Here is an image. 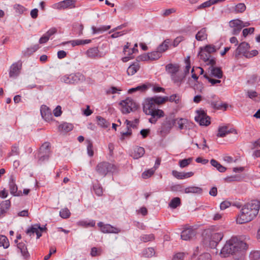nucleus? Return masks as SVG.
I'll return each instance as SVG.
<instances>
[{
	"mask_svg": "<svg viewBox=\"0 0 260 260\" xmlns=\"http://www.w3.org/2000/svg\"><path fill=\"white\" fill-rule=\"evenodd\" d=\"M247 248L248 245L245 242L233 237L226 242L220 254L223 257H226L229 254L234 255L236 258L239 259L244 255Z\"/></svg>",
	"mask_w": 260,
	"mask_h": 260,
	"instance_id": "1",
	"label": "nucleus"
},
{
	"mask_svg": "<svg viewBox=\"0 0 260 260\" xmlns=\"http://www.w3.org/2000/svg\"><path fill=\"white\" fill-rule=\"evenodd\" d=\"M259 209L260 201L258 200H253L245 204L237 216L236 223L242 224L252 221L257 215Z\"/></svg>",
	"mask_w": 260,
	"mask_h": 260,
	"instance_id": "2",
	"label": "nucleus"
},
{
	"mask_svg": "<svg viewBox=\"0 0 260 260\" xmlns=\"http://www.w3.org/2000/svg\"><path fill=\"white\" fill-rule=\"evenodd\" d=\"M203 236V242L204 244L211 248H214L221 240L223 235L221 232H212L210 230H206L205 231Z\"/></svg>",
	"mask_w": 260,
	"mask_h": 260,
	"instance_id": "3",
	"label": "nucleus"
},
{
	"mask_svg": "<svg viewBox=\"0 0 260 260\" xmlns=\"http://www.w3.org/2000/svg\"><path fill=\"white\" fill-rule=\"evenodd\" d=\"M168 99H147L143 104V111L146 114L157 111L156 105L162 104L167 101Z\"/></svg>",
	"mask_w": 260,
	"mask_h": 260,
	"instance_id": "4",
	"label": "nucleus"
},
{
	"mask_svg": "<svg viewBox=\"0 0 260 260\" xmlns=\"http://www.w3.org/2000/svg\"><path fill=\"white\" fill-rule=\"evenodd\" d=\"M114 169V165L107 161H102L98 164L95 170L99 176L104 177Z\"/></svg>",
	"mask_w": 260,
	"mask_h": 260,
	"instance_id": "5",
	"label": "nucleus"
},
{
	"mask_svg": "<svg viewBox=\"0 0 260 260\" xmlns=\"http://www.w3.org/2000/svg\"><path fill=\"white\" fill-rule=\"evenodd\" d=\"M175 124V119L173 116L166 117L159 128L160 135L165 137L169 134Z\"/></svg>",
	"mask_w": 260,
	"mask_h": 260,
	"instance_id": "6",
	"label": "nucleus"
},
{
	"mask_svg": "<svg viewBox=\"0 0 260 260\" xmlns=\"http://www.w3.org/2000/svg\"><path fill=\"white\" fill-rule=\"evenodd\" d=\"M107 51H101L98 47H90L88 49L85 54L86 57L91 59H99L104 58Z\"/></svg>",
	"mask_w": 260,
	"mask_h": 260,
	"instance_id": "7",
	"label": "nucleus"
},
{
	"mask_svg": "<svg viewBox=\"0 0 260 260\" xmlns=\"http://www.w3.org/2000/svg\"><path fill=\"white\" fill-rule=\"evenodd\" d=\"M121 111L124 114L130 113L136 110L138 105L132 99H125L120 103Z\"/></svg>",
	"mask_w": 260,
	"mask_h": 260,
	"instance_id": "8",
	"label": "nucleus"
},
{
	"mask_svg": "<svg viewBox=\"0 0 260 260\" xmlns=\"http://www.w3.org/2000/svg\"><path fill=\"white\" fill-rule=\"evenodd\" d=\"M84 76L80 73L66 75L61 78V81L67 84H77L83 80Z\"/></svg>",
	"mask_w": 260,
	"mask_h": 260,
	"instance_id": "9",
	"label": "nucleus"
},
{
	"mask_svg": "<svg viewBox=\"0 0 260 260\" xmlns=\"http://www.w3.org/2000/svg\"><path fill=\"white\" fill-rule=\"evenodd\" d=\"M197 115L195 116L194 119L200 125L203 126L209 125L210 122V117L208 116L203 110H199L196 111Z\"/></svg>",
	"mask_w": 260,
	"mask_h": 260,
	"instance_id": "10",
	"label": "nucleus"
},
{
	"mask_svg": "<svg viewBox=\"0 0 260 260\" xmlns=\"http://www.w3.org/2000/svg\"><path fill=\"white\" fill-rule=\"evenodd\" d=\"M200 49V51L198 53L200 59L205 62L208 66H215L216 63V58L204 50L202 47Z\"/></svg>",
	"mask_w": 260,
	"mask_h": 260,
	"instance_id": "11",
	"label": "nucleus"
},
{
	"mask_svg": "<svg viewBox=\"0 0 260 260\" xmlns=\"http://www.w3.org/2000/svg\"><path fill=\"white\" fill-rule=\"evenodd\" d=\"M50 154V144L45 142L40 148L38 153L39 160L42 162L49 158Z\"/></svg>",
	"mask_w": 260,
	"mask_h": 260,
	"instance_id": "12",
	"label": "nucleus"
},
{
	"mask_svg": "<svg viewBox=\"0 0 260 260\" xmlns=\"http://www.w3.org/2000/svg\"><path fill=\"white\" fill-rule=\"evenodd\" d=\"M242 21L239 19L232 20L230 21L229 25L232 28V35H238L240 32L243 28V25H242Z\"/></svg>",
	"mask_w": 260,
	"mask_h": 260,
	"instance_id": "13",
	"label": "nucleus"
},
{
	"mask_svg": "<svg viewBox=\"0 0 260 260\" xmlns=\"http://www.w3.org/2000/svg\"><path fill=\"white\" fill-rule=\"evenodd\" d=\"M76 0H64L55 4L58 10L74 8L76 7Z\"/></svg>",
	"mask_w": 260,
	"mask_h": 260,
	"instance_id": "14",
	"label": "nucleus"
},
{
	"mask_svg": "<svg viewBox=\"0 0 260 260\" xmlns=\"http://www.w3.org/2000/svg\"><path fill=\"white\" fill-rule=\"evenodd\" d=\"M98 226L100 228V230L104 233H118L120 230L115 228L109 224H104L102 222L98 223Z\"/></svg>",
	"mask_w": 260,
	"mask_h": 260,
	"instance_id": "15",
	"label": "nucleus"
},
{
	"mask_svg": "<svg viewBox=\"0 0 260 260\" xmlns=\"http://www.w3.org/2000/svg\"><path fill=\"white\" fill-rule=\"evenodd\" d=\"M46 229L45 227H41L40 224H36L32 225L31 228L28 229L26 231V233L29 234L30 236L31 234L35 233L37 235V238L39 239L42 236V233L46 230Z\"/></svg>",
	"mask_w": 260,
	"mask_h": 260,
	"instance_id": "16",
	"label": "nucleus"
},
{
	"mask_svg": "<svg viewBox=\"0 0 260 260\" xmlns=\"http://www.w3.org/2000/svg\"><path fill=\"white\" fill-rule=\"evenodd\" d=\"M249 48V44L246 42H243L238 46L236 50L235 55L238 56L241 54H243V56H245V55L247 54Z\"/></svg>",
	"mask_w": 260,
	"mask_h": 260,
	"instance_id": "17",
	"label": "nucleus"
},
{
	"mask_svg": "<svg viewBox=\"0 0 260 260\" xmlns=\"http://www.w3.org/2000/svg\"><path fill=\"white\" fill-rule=\"evenodd\" d=\"M196 235V231L191 227L185 228L182 232L181 238L183 240H190Z\"/></svg>",
	"mask_w": 260,
	"mask_h": 260,
	"instance_id": "18",
	"label": "nucleus"
},
{
	"mask_svg": "<svg viewBox=\"0 0 260 260\" xmlns=\"http://www.w3.org/2000/svg\"><path fill=\"white\" fill-rule=\"evenodd\" d=\"M21 64H19L17 62H15L13 63L10 68L9 70V76L11 78H16L17 77L20 73V70L21 69Z\"/></svg>",
	"mask_w": 260,
	"mask_h": 260,
	"instance_id": "19",
	"label": "nucleus"
},
{
	"mask_svg": "<svg viewBox=\"0 0 260 260\" xmlns=\"http://www.w3.org/2000/svg\"><path fill=\"white\" fill-rule=\"evenodd\" d=\"M40 112L42 118L46 121H49L52 119L53 116L51 110L46 106H42Z\"/></svg>",
	"mask_w": 260,
	"mask_h": 260,
	"instance_id": "20",
	"label": "nucleus"
},
{
	"mask_svg": "<svg viewBox=\"0 0 260 260\" xmlns=\"http://www.w3.org/2000/svg\"><path fill=\"white\" fill-rule=\"evenodd\" d=\"M233 133H236V131L234 128H229L228 125L222 126L219 127L217 136L218 137H223L226 135Z\"/></svg>",
	"mask_w": 260,
	"mask_h": 260,
	"instance_id": "21",
	"label": "nucleus"
},
{
	"mask_svg": "<svg viewBox=\"0 0 260 260\" xmlns=\"http://www.w3.org/2000/svg\"><path fill=\"white\" fill-rule=\"evenodd\" d=\"M83 29L84 26L82 23L76 22L72 24V32L74 35L80 36L83 35Z\"/></svg>",
	"mask_w": 260,
	"mask_h": 260,
	"instance_id": "22",
	"label": "nucleus"
},
{
	"mask_svg": "<svg viewBox=\"0 0 260 260\" xmlns=\"http://www.w3.org/2000/svg\"><path fill=\"white\" fill-rule=\"evenodd\" d=\"M215 66H210L209 70L210 71L211 75L218 79L222 78L223 76V72L220 67H216Z\"/></svg>",
	"mask_w": 260,
	"mask_h": 260,
	"instance_id": "23",
	"label": "nucleus"
},
{
	"mask_svg": "<svg viewBox=\"0 0 260 260\" xmlns=\"http://www.w3.org/2000/svg\"><path fill=\"white\" fill-rule=\"evenodd\" d=\"M248 85L256 87L260 85V77L256 74L251 75L247 80Z\"/></svg>",
	"mask_w": 260,
	"mask_h": 260,
	"instance_id": "24",
	"label": "nucleus"
},
{
	"mask_svg": "<svg viewBox=\"0 0 260 260\" xmlns=\"http://www.w3.org/2000/svg\"><path fill=\"white\" fill-rule=\"evenodd\" d=\"M11 202L10 200H5L0 204V217H3L10 208Z\"/></svg>",
	"mask_w": 260,
	"mask_h": 260,
	"instance_id": "25",
	"label": "nucleus"
},
{
	"mask_svg": "<svg viewBox=\"0 0 260 260\" xmlns=\"http://www.w3.org/2000/svg\"><path fill=\"white\" fill-rule=\"evenodd\" d=\"M149 115H151V117L149 121L151 123H155L158 118H160L164 116V112L161 110H157V111L151 113Z\"/></svg>",
	"mask_w": 260,
	"mask_h": 260,
	"instance_id": "26",
	"label": "nucleus"
},
{
	"mask_svg": "<svg viewBox=\"0 0 260 260\" xmlns=\"http://www.w3.org/2000/svg\"><path fill=\"white\" fill-rule=\"evenodd\" d=\"M179 66L176 64L170 63L166 66V71L168 73L170 74L171 76L176 74L179 71Z\"/></svg>",
	"mask_w": 260,
	"mask_h": 260,
	"instance_id": "27",
	"label": "nucleus"
},
{
	"mask_svg": "<svg viewBox=\"0 0 260 260\" xmlns=\"http://www.w3.org/2000/svg\"><path fill=\"white\" fill-rule=\"evenodd\" d=\"M17 248L19 250L24 258L26 259L29 256L26 246L24 243L20 242L18 243Z\"/></svg>",
	"mask_w": 260,
	"mask_h": 260,
	"instance_id": "28",
	"label": "nucleus"
},
{
	"mask_svg": "<svg viewBox=\"0 0 260 260\" xmlns=\"http://www.w3.org/2000/svg\"><path fill=\"white\" fill-rule=\"evenodd\" d=\"M184 192L185 193H198L200 194L202 192V189L197 186H188L184 189Z\"/></svg>",
	"mask_w": 260,
	"mask_h": 260,
	"instance_id": "29",
	"label": "nucleus"
},
{
	"mask_svg": "<svg viewBox=\"0 0 260 260\" xmlns=\"http://www.w3.org/2000/svg\"><path fill=\"white\" fill-rule=\"evenodd\" d=\"M207 38L206 28H202L196 35V39L199 41H202Z\"/></svg>",
	"mask_w": 260,
	"mask_h": 260,
	"instance_id": "30",
	"label": "nucleus"
},
{
	"mask_svg": "<svg viewBox=\"0 0 260 260\" xmlns=\"http://www.w3.org/2000/svg\"><path fill=\"white\" fill-rule=\"evenodd\" d=\"M170 43V40L169 39H166L157 47L156 50L161 54L162 53L168 49Z\"/></svg>",
	"mask_w": 260,
	"mask_h": 260,
	"instance_id": "31",
	"label": "nucleus"
},
{
	"mask_svg": "<svg viewBox=\"0 0 260 260\" xmlns=\"http://www.w3.org/2000/svg\"><path fill=\"white\" fill-rule=\"evenodd\" d=\"M39 48V45L35 44L32 46L27 48L25 51H24L23 54L25 56H29L37 51Z\"/></svg>",
	"mask_w": 260,
	"mask_h": 260,
	"instance_id": "32",
	"label": "nucleus"
},
{
	"mask_svg": "<svg viewBox=\"0 0 260 260\" xmlns=\"http://www.w3.org/2000/svg\"><path fill=\"white\" fill-rule=\"evenodd\" d=\"M91 40L89 39L86 40H74L69 41V43H70L73 47H75L76 46L82 45L87 44H89L91 43Z\"/></svg>",
	"mask_w": 260,
	"mask_h": 260,
	"instance_id": "33",
	"label": "nucleus"
},
{
	"mask_svg": "<svg viewBox=\"0 0 260 260\" xmlns=\"http://www.w3.org/2000/svg\"><path fill=\"white\" fill-rule=\"evenodd\" d=\"M140 69V66L138 63H133L129 66L127 70L128 75H134Z\"/></svg>",
	"mask_w": 260,
	"mask_h": 260,
	"instance_id": "34",
	"label": "nucleus"
},
{
	"mask_svg": "<svg viewBox=\"0 0 260 260\" xmlns=\"http://www.w3.org/2000/svg\"><path fill=\"white\" fill-rule=\"evenodd\" d=\"M212 107L216 110H226L228 107V104L226 103H222L221 102H211Z\"/></svg>",
	"mask_w": 260,
	"mask_h": 260,
	"instance_id": "35",
	"label": "nucleus"
},
{
	"mask_svg": "<svg viewBox=\"0 0 260 260\" xmlns=\"http://www.w3.org/2000/svg\"><path fill=\"white\" fill-rule=\"evenodd\" d=\"M145 153V149L142 147H137L134 149L133 157L138 159L142 157Z\"/></svg>",
	"mask_w": 260,
	"mask_h": 260,
	"instance_id": "36",
	"label": "nucleus"
},
{
	"mask_svg": "<svg viewBox=\"0 0 260 260\" xmlns=\"http://www.w3.org/2000/svg\"><path fill=\"white\" fill-rule=\"evenodd\" d=\"M111 28L110 25H103L100 27H96L94 26L91 27L92 33L95 34L99 32H103L106 30H109Z\"/></svg>",
	"mask_w": 260,
	"mask_h": 260,
	"instance_id": "37",
	"label": "nucleus"
},
{
	"mask_svg": "<svg viewBox=\"0 0 260 260\" xmlns=\"http://www.w3.org/2000/svg\"><path fill=\"white\" fill-rule=\"evenodd\" d=\"M210 163L212 166L216 168L220 172L223 173L226 171V168L222 166L217 160L214 159L211 160Z\"/></svg>",
	"mask_w": 260,
	"mask_h": 260,
	"instance_id": "38",
	"label": "nucleus"
},
{
	"mask_svg": "<svg viewBox=\"0 0 260 260\" xmlns=\"http://www.w3.org/2000/svg\"><path fill=\"white\" fill-rule=\"evenodd\" d=\"M98 124L103 128H107L110 125V123L107 121L105 118L101 116H98L96 117Z\"/></svg>",
	"mask_w": 260,
	"mask_h": 260,
	"instance_id": "39",
	"label": "nucleus"
},
{
	"mask_svg": "<svg viewBox=\"0 0 260 260\" xmlns=\"http://www.w3.org/2000/svg\"><path fill=\"white\" fill-rule=\"evenodd\" d=\"M73 128V125L69 123L64 122L59 125V129L60 131L65 132H68L72 131Z\"/></svg>",
	"mask_w": 260,
	"mask_h": 260,
	"instance_id": "40",
	"label": "nucleus"
},
{
	"mask_svg": "<svg viewBox=\"0 0 260 260\" xmlns=\"http://www.w3.org/2000/svg\"><path fill=\"white\" fill-rule=\"evenodd\" d=\"M9 188L10 193L14 196H18L17 194V186L14 182L13 178L11 179V181L9 183Z\"/></svg>",
	"mask_w": 260,
	"mask_h": 260,
	"instance_id": "41",
	"label": "nucleus"
},
{
	"mask_svg": "<svg viewBox=\"0 0 260 260\" xmlns=\"http://www.w3.org/2000/svg\"><path fill=\"white\" fill-rule=\"evenodd\" d=\"M175 123L177 122L178 125V128L180 129H183L186 127V124L187 123V120L185 118H176Z\"/></svg>",
	"mask_w": 260,
	"mask_h": 260,
	"instance_id": "42",
	"label": "nucleus"
},
{
	"mask_svg": "<svg viewBox=\"0 0 260 260\" xmlns=\"http://www.w3.org/2000/svg\"><path fill=\"white\" fill-rule=\"evenodd\" d=\"M155 250L152 247H149L143 251V255L145 257H151L155 255Z\"/></svg>",
	"mask_w": 260,
	"mask_h": 260,
	"instance_id": "43",
	"label": "nucleus"
},
{
	"mask_svg": "<svg viewBox=\"0 0 260 260\" xmlns=\"http://www.w3.org/2000/svg\"><path fill=\"white\" fill-rule=\"evenodd\" d=\"M148 56L149 60H155L158 59L161 55L157 50L156 51L148 52Z\"/></svg>",
	"mask_w": 260,
	"mask_h": 260,
	"instance_id": "44",
	"label": "nucleus"
},
{
	"mask_svg": "<svg viewBox=\"0 0 260 260\" xmlns=\"http://www.w3.org/2000/svg\"><path fill=\"white\" fill-rule=\"evenodd\" d=\"M181 204L180 199L178 197L173 198L169 203V206L173 209L177 208Z\"/></svg>",
	"mask_w": 260,
	"mask_h": 260,
	"instance_id": "45",
	"label": "nucleus"
},
{
	"mask_svg": "<svg viewBox=\"0 0 260 260\" xmlns=\"http://www.w3.org/2000/svg\"><path fill=\"white\" fill-rule=\"evenodd\" d=\"M9 245V242L7 237L4 235L0 236V246H3L4 248H7Z\"/></svg>",
	"mask_w": 260,
	"mask_h": 260,
	"instance_id": "46",
	"label": "nucleus"
},
{
	"mask_svg": "<svg viewBox=\"0 0 260 260\" xmlns=\"http://www.w3.org/2000/svg\"><path fill=\"white\" fill-rule=\"evenodd\" d=\"M93 189L95 193L98 196H102L103 193V189L102 186L99 183L93 185Z\"/></svg>",
	"mask_w": 260,
	"mask_h": 260,
	"instance_id": "47",
	"label": "nucleus"
},
{
	"mask_svg": "<svg viewBox=\"0 0 260 260\" xmlns=\"http://www.w3.org/2000/svg\"><path fill=\"white\" fill-rule=\"evenodd\" d=\"M246 8V6L244 3H239L235 6L234 11L237 13H243L245 11Z\"/></svg>",
	"mask_w": 260,
	"mask_h": 260,
	"instance_id": "48",
	"label": "nucleus"
},
{
	"mask_svg": "<svg viewBox=\"0 0 260 260\" xmlns=\"http://www.w3.org/2000/svg\"><path fill=\"white\" fill-rule=\"evenodd\" d=\"M203 77L208 80L209 82H210L212 85H214L221 83L220 80L213 79L208 75L207 73L203 75Z\"/></svg>",
	"mask_w": 260,
	"mask_h": 260,
	"instance_id": "49",
	"label": "nucleus"
},
{
	"mask_svg": "<svg viewBox=\"0 0 260 260\" xmlns=\"http://www.w3.org/2000/svg\"><path fill=\"white\" fill-rule=\"evenodd\" d=\"M140 239L144 242H147L153 240L154 239V236L152 234L148 235H143L141 236Z\"/></svg>",
	"mask_w": 260,
	"mask_h": 260,
	"instance_id": "50",
	"label": "nucleus"
},
{
	"mask_svg": "<svg viewBox=\"0 0 260 260\" xmlns=\"http://www.w3.org/2000/svg\"><path fill=\"white\" fill-rule=\"evenodd\" d=\"M14 9L17 13L19 14H23L24 12L27 11V9L20 4H15L14 5Z\"/></svg>",
	"mask_w": 260,
	"mask_h": 260,
	"instance_id": "51",
	"label": "nucleus"
},
{
	"mask_svg": "<svg viewBox=\"0 0 260 260\" xmlns=\"http://www.w3.org/2000/svg\"><path fill=\"white\" fill-rule=\"evenodd\" d=\"M19 154V146L17 144H14L12 146L11 151L9 153V156L13 155H18Z\"/></svg>",
	"mask_w": 260,
	"mask_h": 260,
	"instance_id": "52",
	"label": "nucleus"
},
{
	"mask_svg": "<svg viewBox=\"0 0 260 260\" xmlns=\"http://www.w3.org/2000/svg\"><path fill=\"white\" fill-rule=\"evenodd\" d=\"M213 5H214L213 1L209 0L208 1H206V2L202 3L200 5H199L197 7V9L201 10V9H203L206 8H209Z\"/></svg>",
	"mask_w": 260,
	"mask_h": 260,
	"instance_id": "53",
	"label": "nucleus"
},
{
	"mask_svg": "<svg viewBox=\"0 0 260 260\" xmlns=\"http://www.w3.org/2000/svg\"><path fill=\"white\" fill-rule=\"evenodd\" d=\"M249 257L250 260H260V250L251 252Z\"/></svg>",
	"mask_w": 260,
	"mask_h": 260,
	"instance_id": "54",
	"label": "nucleus"
},
{
	"mask_svg": "<svg viewBox=\"0 0 260 260\" xmlns=\"http://www.w3.org/2000/svg\"><path fill=\"white\" fill-rule=\"evenodd\" d=\"M202 48L207 52L209 53V54H211L212 53H214L216 51L215 46L213 45H207L204 47H202Z\"/></svg>",
	"mask_w": 260,
	"mask_h": 260,
	"instance_id": "55",
	"label": "nucleus"
},
{
	"mask_svg": "<svg viewBox=\"0 0 260 260\" xmlns=\"http://www.w3.org/2000/svg\"><path fill=\"white\" fill-rule=\"evenodd\" d=\"M192 160V158L184 159L179 161V164L181 168H185L189 165Z\"/></svg>",
	"mask_w": 260,
	"mask_h": 260,
	"instance_id": "56",
	"label": "nucleus"
},
{
	"mask_svg": "<svg viewBox=\"0 0 260 260\" xmlns=\"http://www.w3.org/2000/svg\"><path fill=\"white\" fill-rule=\"evenodd\" d=\"M196 260H211V255L207 252L200 254Z\"/></svg>",
	"mask_w": 260,
	"mask_h": 260,
	"instance_id": "57",
	"label": "nucleus"
},
{
	"mask_svg": "<svg viewBox=\"0 0 260 260\" xmlns=\"http://www.w3.org/2000/svg\"><path fill=\"white\" fill-rule=\"evenodd\" d=\"M60 216L63 218H69L70 216V212L67 208L63 209L59 212Z\"/></svg>",
	"mask_w": 260,
	"mask_h": 260,
	"instance_id": "58",
	"label": "nucleus"
},
{
	"mask_svg": "<svg viewBox=\"0 0 260 260\" xmlns=\"http://www.w3.org/2000/svg\"><path fill=\"white\" fill-rule=\"evenodd\" d=\"M154 171L155 170L153 169H150L144 172L142 174V176L143 178L147 179L151 177L154 173Z\"/></svg>",
	"mask_w": 260,
	"mask_h": 260,
	"instance_id": "59",
	"label": "nucleus"
},
{
	"mask_svg": "<svg viewBox=\"0 0 260 260\" xmlns=\"http://www.w3.org/2000/svg\"><path fill=\"white\" fill-rule=\"evenodd\" d=\"M102 254V250L96 247H92L91 249L90 255L93 256H99Z\"/></svg>",
	"mask_w": 260,
	"mask_h": 260,
	"instance_id": "60",
	"label": "nucleus"
},
{
	"mask_svg": "<svg viewBox=\"0 0 260 260\" xmlns=\"http://www.w3.org/2000/svg\"><path fill=\"white\" fill-rule=\"evenodd\" d=\"M87 149L88 155L92 156L93 155V145L90 141H87Z\"/></svg>",
	"mask_w": 260,
	"mask_h": 260,
	"instance_id": "61",
	"label": "nucleus"
},
{
	"mask_svg": "<svg viewBox=\"0 0 260 260\" xmlns=\"http://www.w3.org/2000/svg\"><path fill=\"white\" fill-rule=\"evenodd\" d=\"M254 27L244 28L242 31V35L244 36V37H246L249 34H253L254 32Z\"/></svg>",
	"mask_w": 260,
	"mask_h": 260,
	"instance_id": "62",
	"label": "nucleus"
},
{
	"mask_svg": "<svg viewBox=\"0 0 260 260\" xmlns=\"http://www.w3.org/2000/svg\"><path fill=\"white\" fill-rule=\"evenodd\" d=\"M149 56L148 54L147 53H144L142 54L139 56H138L136 60L137 61H148L149 60Z\"/></svg>",
	"mask_w": 260,
	"mask_h": 260,
	"instance_id": "63",
	"label": "nucleus"
},
{
	"mask_svg": "<svg viewBox=\"0 0 260 260\" xmlns=\"http://www.w3.org/2000/svg\"><path fill=\"white\" fill-rule=\"evenodd\" d=\"M185 253L184 252H178L175 254L172 260H184Z\"/></svg>",
	"mask_w": 260,
	"mask_h": 260,
	"instance_id": "64",
	"label": "nucleus"
}]
</instances>
